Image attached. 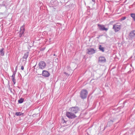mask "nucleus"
I'll return each instance as SVG.
<instances>
[{"instance_id": "18", "label": "nucleus", "mask_w": 135, "mask_h": 135, "mask_svg": "<svg viewBox=\"0 0 135 135\" xmlns=\"http://www.w3.org/2000/svg\"><path fill=\"white\" fill-rule=\"evenodd\" d=\"M28 56V55L27 54H25L24 55L23 57V58L25 59H26L27 58Z\"/></svg>"}, {"instance_id": "3", "label": "nucleus", "mask_w": 135, "mask_h": 135, "mask_svg": "<svg viewBox=\"0 0 135 135\" xmlns=\"http://www.w3.org/2000/svg\"><path fill=\"white\" fill-rule=\"evenodd\" d=\"M70 110L73 113L76 114L79 111V109L78 107H73L70 108Z\"/></svg>"}, {"instance_id": "5", "label": "nucleus", "mask_w": 135, "mask_h": 135, "mask_svg": "<svg viewBox=\"0 0 135 135\" xmlns=\"http://www.w3.org/2000/svg\"><path fill=\"white\" fill-rule=\"evenodd\" d=\"M25 31V26H23L21 27L20 31L19 36L20 37H21L23 35Z\"/></svg>"}, {"instance_id": "20", "label": "nucleus", "mask_w": 135, "mask_h": 135, "mask_svg": "<svg viewBox=\"0 0 135 135\" xmlns=\"http://www.w3.org/2000/svg\"><path fill=\"white\" fill-rule=\"evenodd\" d=\"M126 18V17H124L122 18H121V20H124Z\"/></svg>"}, {"instance_id": "12", "label": "nucleus", "mask_w": 135, "mask_h": 135, "mask_svg": "<svg viewBox=\"0 0 135 135\" xmlns=\"http://www.w3.org/2000/svg\"><path fill=\"white\" fill-rule=\"evenodd\" d=\"M15 73H13L12 76V81L13 82V84H15L16 82L15 80Z\"/></svg>"}, {"instance_id": "13", "label": "nucleus", "mask_w": 135, "mask_h": 135, "mask_svg": "<svg viewBox=\"0 0 135 135\" xmlns=\"http://www.w3.org/2000/svg\"><path fill=\"white\" fill-rule=\"evenodd\" d=\"M99 49L100 50L102 51V52H104V48L103 47H102L101 45H99Z\"/></svg>"}, {"instance_id": "11", "label": "nucleus", "mask_w": 135, "mask_h": 135, "mask_svg": "<svg viewBox=\"0 0 135 135\" xmlns=\"http://www.w3.org/2000/svg\"><path fill=\"white\" fill-rule=\"evenodd\" d=\"M80 96L81 98L83 99L84 98V90H82L80 93Z\"/></svg>"}, {"instance_id": "21", "label": "nucleus", "mask_w": 135, "mask_h": 135, "mask_svg": "<svg viewBox=\"0 0 135 135\" xmlns=\"http://www.w3.org/2000/svg\"><path fill=\"white\" fill-rule=\"evenodd\" d=\"M21 69L23 70L24 69V67L23 66H22L21 67Z\"/></svg>"}, {"instance_id": "17", "label": "nucleus", "mask_w": 135, "mask_h": 135, "mask_svg": "<svg viewBox=\"0 0 135 135\" xmlns=\"http://www.w3.org/2000/svg\"><path fill=\"white\" fill-rule=\"evenodd\" d=\"M24 101V99L22 98H21L20 99L18 100V103H21L23 102Z\"/></svg>"}, {"instance_id": "22", "label": "nucleus", "mask_w": 135, "mask_h": 135, "mask_svg": "<svg viewBox=\"0 0 135 135\" xmlns=\"http://www.w3.org/2000/svg\"><path fill=\"white\" fill-rule=\"evenodd\" d=\"M88 92L86 90H85V95L86 94H87Z\"/></svg>"}, {"instance_id": "9", "label": "nucleus", "mask_w": 135, "mask_h": 135, "mask_svg": "<svg viewBox=\"0 0 135 135\" xmlns=\"http://www.w3.org/2000/svg\"><path fill=\"white\" fill-rule=\"evenodd\" d=\"M99 62L101 63H103L105 62L106 60L105 57L103 56L100 57L99 58Z\"/></svg>"}, {"instance_id": "10", "label": "nucleus", "mask_w": 135, "mask_h": 135, "mask_svg": "<svg viewBox=\"0 0 135 135\" xmlns=\"http://www.w3.org/2000/svg\"><path fill=\"white\" fill-rule=\"evenodd\" d=\"M129 36L132 38L135 37V30H133L131 31L129 33Z\"/></svg>"}, {"instance_id": "8", "label": "nucleus", "mask_w": 135, "mask_h": 135, "mask_svg": "<svg viewBox=\"0 0 135 135\" xmlns=\"http://www.w3.org/2000/svg\"><path fill=\"white\" fill-rule=\"evenodd\" d=\"M87 52L89 54H92L95 53V50L93 48H89L87 50Z\"/></svg>"}, {"instance_id": "2", "label": "nucleus", "mask_w": 135, "mask_h": 135, "mask_svg": "<svg viewBox=\"0 0 135 135\" xmlns=\"http://www.w3.org/2000/svg\"><path fill=\"white\" fill-rule=\"evenodd\" d=\"M66 115L67 117L71 119L77 117L75 113H73L71 111L70 112H67Z\"/></svg>"}, {"instance_id": "24", "label": "nucleus", "mask_w": 135, "mask_h": 135, "mask_svg": "<svg viewBox=\"0 0 135 135\" xmlns=\"http://www.w3.org/2000/svg\"><path fill=\"white\" fill-rule=\"evenodd\" d=\"M92 1L93 2H95V0H92Z\"/></svg>"}, {"instance_id": "7", "label": "nucleus", "mask_w": 135, "mask_h": 135, "mask_svg": "<svg viewBox=\"0 0 135 135\" xmlns=\"http://www.w3.org/2000/svg\"><path fill=\"white\" fill-rule=\"evenodd\" d=\"M50 75V74L48 71L45 70L43 71L42 75L43 76L47 77H49Z\"/></svg>"}, {"instance_id": "1", "label": "nucleus", "mask_w": 135, "mask_h": 135, "mask_svg": "<svg viewBox=\"0 0 135 135\" xmlns=\"http://www.w3.org/2000/svg\"><path fill=\"white\" fill-rule=\"evenodd\" d=\"M121 26V25L120 23H117L113 25V29L114 30L115 32H117L120 30Z\"/></svg>"}, {"instance_id": "23", "label": "nucleus", "mask_w": 135, "mask_h": 135, "mask_svg": "<svg viewBox=\"0 0 135 135\" xmlns=\"http://www.w3.org/2000/svg\"><path fill=\"white\" fill-rule=\"evenodd\" d=\"M2 7V6L0 5V9H1Z\"/></svg>"}, {"instance_id": "15", "label": "nucleus", "mask_w": 135, "mask_h": 135, "mask_svg": "<svg viewBox=\"0 0 135 135\" xmlns=\"http://www.w3.org/2000/svg\"><path fill=\"white\" fill-rule=\"evenodd\" d=\"M130 16L135 21V14L134 13H131Z\"/></svg>"}, {"instance_id": "16", "label": "nucleus", "mask_w": 135, "mask_h": 135, "mask_svg": "<svg viewBox=\"0 0 135 135\" xmlns=\"http://www.w3.org/2000/svg\"><path fill=\"white\" fill-rule=\"evenodd\" d=\"M3 49H2L0 50V54L2 56H3L4 55V52L3 51Z\"/></svg>"}, {"instance_id": "4", "label": "nucleus", "mask_w": 135, "mask_h": 135, "mask_svg": "<svg viewBox=\"0 0 135 135\" xmlns=\"http://www.w3.org/2000/svg\"><path fill=\"white\" fill-rule=\"evenodd\" d=\"M39 67L40 69H43L46 66V63L43 61H40L38 64Z\"/></svg>"}, {"instance_id": "14", "label": "nucleus", "mask_w": 135, "mask_h": 135, "mask_svg": "<svg viewBox=\"0 0 135 135\" xmlns=\"http://www.w3.org/2000/svg\"><path fill=\"white\" fill-rule=\"evenodd\" d=\"M23 113H22L21 112H17L15 114L17 116H21L22 115H23Z\"/></svg>"}, {"instance_id": "19", "label": "nucleus", "mask_w": 135, "mask_h": 135, "mask_svg": "<svg viewBox=\"0 0 135 135\" xmlns=\"http://www.w3.org/2000/svg\"><path fill=\"white\" fill-rule=\"evenodd\" d=\"M64 74L66 76H69V75L65 72H64Z\"/></svg>"}, {"instance_id": "6", "label": "nucleus", "mask_w": 135, "mask_h": 135, "mask_svg": "<svg viewBox=\"0 0 135 135\" xmlns=\"http://www.w3.org/2000/svg\"><path fill=\"white\" fill-rule=\"evenodd\" d=\"M97 25L99 28V30H105L107 31L108 30V28H105L104 25H102L100 24H98Z\"/></svg>"}]
</instances>
